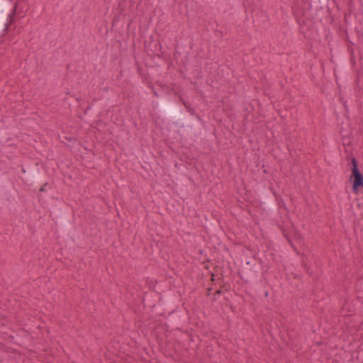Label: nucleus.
Listing matches in <instances>:
<instances>
[{
    "mask_svg": "<svg viewBox=\"0 0 363 363\" xmlns=\"http://www.w3.org/2000/svg\"><path fill=\"white\" fill-rule=\"evenodd\" d=\"M352 163L353 167L350 179L352 182L353 191L357 192L363 188V176L357 169L356 162L354 159L352 160Z\"/></svg>",
    "mask_w": 363,
    "mask_h": 363,
    "instance_id": "nucleus-1",
    "label": "nucleus"
},
{
    "mask_svg": "<svg viewBox=\"0 0 363 363\" xmlns=\"http://www.w3.org/2000/svg\"><path fill=\"white\" fill-rule=\"evenodd\" d=\"M16 6H14V9H13L14 12L16 11Z\"/></svg>",
    "mask_w": 363,
    "mask_h": 363,
    "instance_id": "nucleus-2",
    "label": "nucleus"
}]
</instances>
